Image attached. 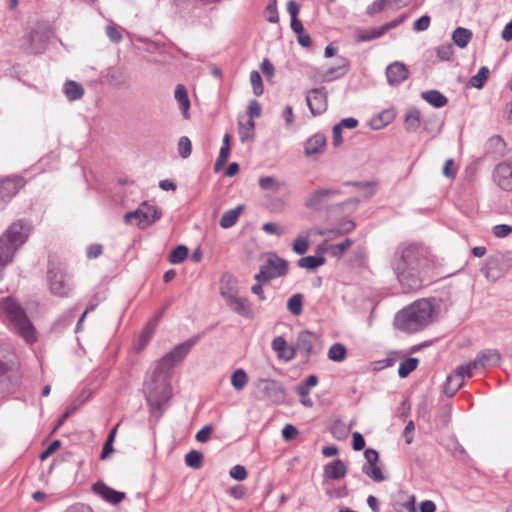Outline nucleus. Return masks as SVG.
<instances>
[{
	"label": "nucleus",
	"mask_w": 512,
	"mask_h": 512,
	"mask_svg": "<svg viewBox=\"0 0 512 512\" xmlns=\"http://www.w3.org/2000/svg\"><path fill=\"white\" fill-rule=\"evenodd\" d=\"M262 229L267 234L281 236L284 234L285 229L278 223L267 222L264 223Z\"/></svg>",
	"instance_id": "53"
},
{
	"label": "nucleus",
	"mask_w": 512,
	"mask_h": 512,
	"mask_svg": "<svg viewBox=\"0 0 512 512\" xmlns=\"http://www.w3.org/2000/svg\"><path fill=\"white\" fill-rule=\"evenodd\" d=\"M64 93L68 100L75 101L83 97L84 89L79 83L69 80L64 85Z\"/></svg>",
	"instance_id": "32"
},
{
	"label": "nucleus",
	"mask_w": 512,
	"mask_h": 512,
	"mask_svg": "<svg viewBox=\"0 0 512 512\" xmlns=\"http://www.w3.org/2000/svg\"><path fill=\"white\" fill-rule=\"evenodd\" d=\"M472 372L470 366L461 365L454 374L449 375L444 384V393L448 397H452L463 386L464 377H471Z\"/></svg>",
	"instance_id": "11"
},
{
	"label": "nucleus",
	"mask_w": 512,
	"mask_h": 512,
	"mask_svg": "<svg viewBox=\"0 0 512 512\" xmlns=\"http://www.w3.org/2000/svg\"><path fill=\"white\" fill-rule=\"evenodd\" d=\"M386 5L392 7V0H376L368 7V14L374 15L380 11H382Z\"/></svg>",
	"instance_id": "54"
},
{
	"label": "nucleus",
	"mask_w": 512,
	"mask_h": 512,
	"mask_svg": "<svg viewBox=\"0 0 512 512\" xmlns=\"http://www.w3.org/2000/svg\"><path fill=\"white\" fill-rule=\"evenodd\" d=\"M248 383V376L246 372L239 368L237 369L231 377V384L235 390L241 391Z\"/></svg>",
	"instance_id": "40"
},
{
	"label": "nucleus",
	"mask_w": 512,
	"mask_h": 512,
	"mask_svg": "<svg viewBox=\"0 0 512 512\" xmlns=\"http://www.w3.org/2000/svg\"><path fill=\"white\" fill-rule=\"evenodd\" d=\"M498 260L494 257H490L487 259L485 267L482 269L485 277L489 281H496L500 278V273L495 271Z\"/></svg>",
	"instance_id": "39"
},
{
	"label": "nucleus",
	"mask_w": 512,
	"mask_h": 512,
	"mask_svg": "<svg viewBox=\"0 0 512 512\" xmlns=\"http://www.w3.org/2000/svg\"><path fill=\"white\" fill-rule=\"evenodd\" d=\"M93 491L100 495L105 501L118 504L125 498V493L116 491L103 482H97L93 485Z\"/></svg>",
	"instance_id": "21"
},
{
	"label": "nucleus",
	"mask_w": 512,
	"mask_h": 512,
	"mask_svg": "<svg viewBox=\"0 0 512 512\" xmlns=\"http://www.w3.org/2000/svg\"><path fill=\"white\" fill-rule=\"evenodd\" d=\"M47 44V36L45 33L34 30L26 38L22 45L23 50L29 54L42 53Z\"/></svg>",
	"instance_id": "15"
},
{
	"label": "nucleus",
	"mask_w": 512,
	"mask_h": 512,
	"mask_svg": "<svg viewBox=\"0 0 512 512\" xmlns=\"http://www.w3.org/2000/svg\"><path fill=\"white\" fill-rule=\"evenodd\" d=\"M188 256V249L184 245H179L176 248H174L170 255H169V261L172 264H179L183 262Z\"/></svg>",
	"instance_id": "44"
},
{
	"label": "nucleus",
	"mask_w": 512,
	"mask_h": 512,
	"mask_svg": "<svg viewBox=\"0 0 512 512\" xmlns=\"http://www.w3.org/2000/svg\"><path fill=\"white\" fill-rule=\"evenodd\" d=\"M405 129L408 132H415L420 126V111L413 107L410 108L405 115Z\"/></svg>",
	"instance_id": "31"
},
{
	"label": "nucleus",
	"mask_w": 512,
	"mask_h": 512,
	"mask_svg": "<svg viewBox=\"0 0 512 512\" xmlns=\"http://www.w3.org/2000/svg\"><path fill=\"white\" fill-rule=\"evenodd\" d=\"M303 296L301 294H294L288 299L287 308L295 316L302 313L303 309Z\"/></svg>",
	"instance_id": "42"
},
{
	"label": "nucleus",
	"mask_w": 512,
	"mask_h": 512,
	"mask_svg": "<svg viewBox=\"0 0 512 512\" xmlns=\"http://www.w3.org/2000/svg\"><path fill=\"white\" fill-rule=\"evenodd\" d=\"M315 337L309 331H302L297 337L296 351H299L304 357H309L312 353Z\"/></svg>",
	"instance_id": "24"
},
{
	"label": "nucleus",
	"mask_w": 512,
	"mask_h": 512,
	"mask_svg": "<svg viewBox=\"0 0 512 512\" xmlns=\"http://www.w3.org/2000/svg\"><path fill=\"white\" fill-rule=\"evenodd\" d=\"M11 354L7 348L0 346V384L3 382L5 375L8 371V361Z\"/></svg>",
	"instance_id": "47"
},
{
	"label": "nucleus",
	"mask_w": 512,
	"mask_h": 512,
	"mask_svg": "<svg viewBox=\"0 0 512 512\" xmlns=\"http://www.w3.org/2000/svg\"><path fill=\"white\" fill-rule=\"evenodd\" d=\"M430 266L428 249L417 243L400 244L392 260V268L405 292L418 291L424 286Z\"/></svg>",
	"instance_id": "2"
},
{
	"label": "nucleus",
	"mask_w": 512,
	"mask_h": 512,
	"mask_svg": "<svg viewBox=\"0 0 512 512\" xmlns=\"http://www.w3.org/2000/svg\"><path fill=\"white\" fill-rule=\"evenodd\" d=\"M243 210L244 205L241 204L233 209L226 211L220 219V226L224 229L234 226Z\"/></svg>",
	"instance_id": "28"
},
{
	"label": "nucleus",
	"mask_w": 512,
	"mask_h": 512,
	"mask_svg": "<svg viewBox=\"0 0 512 512\" xmlns=\"http://www.w3.org/2000/svg\"><path fill=\"white\" fill-rule=\"evenodd\" d=\"M423 128L427 132L433 134V136L440 133L441 130V124L437 121V119L433 120H426L423 123Z\"/></svg>",
	"instance_id": "57"
},
{
	"label": "nucleus",
	"mask_w": 512,
	"mask_h": 512,
	"mask_svg": "<svg viewBox=\"0 0 512 512\" xmlns=\"http://www.w3.org/2000/svg\"><path fill=\"white\" fill-rule=\"evenodd\" d=\"M362 472L376 482L385 480V477L377 464L364 465L362 467Z\"/></svg>",
	"instance_id": "45"
},
{
	"label": "nucleus",
	"mask_w": 512,
	"mask_h": 512,
	"mask_svg": "<svg viewBox=\"0 0 512 512\" xmlns=\"http://www.w3.org/2000/svg\"><path fill=\"white\" fill-rule=\"evenodd\" d=\"M306 103L313 115H319L327 110V91L324 87L314 88L306 94Z\"/></svg>",
	"instance_id": "9"
},
{
	"label": "nucleus",
	"mask_w": 512,
	"mask_h": 512,
	"mask_svg": "<svg viewBox=\"0 0 512 512\" xmlns=\"http://www.w3.org/2000/svg\"><path fill=\"white\" fill-rule=\"evenodd\" d=\"M160 216L161 212L156 207L143 203L137 210L126 213L124 221L126 224H130L132 219H136L138 226L145 228L158 220Z\"/></svg>",
	"instance_id": "8"
},
{
	"label": "nucleus",
	"mask_w": 512,
	"mask_h": 512,
	"mask_svg": "<svg viewBox=\"0 0 512 512\" xmlns=\"http://www.w3.org/2000/svg\"><path fill=\"white\" fill-rule=\"evenodd\" d=\"M250 82H251V85L253 88V93L256 96L262 95L264 88H263L261 75L259 74L258 71H252L250 73Z\"/></svg>",
	"instance_id": "48"
},
{
	"label": "nucleus",
	"mask_w": 512,
	"mask_h": 512,
	"mask_svg": "<svg viewBox=\"0 0 512 512\" xmlns=\"http://www.w3.org/2000/svg\"><path fill=\"white\" fill-rule=\"evenodd\" d=\"M347 350L341 343H334L328 350V358L334 362H342L345 360Z\"/></svg>",
	"instance_id": "37"
},
{
	"label": "nucleus",
	"mask_w": 512,
	"mask_h": 512,
	"mask_svg": "<svg viewBox=\"0 0 512 512\" xmlns=\"http://www.w3.org/2000/svg\"><path fill=\"white\" fill-rule=\"evenodd\" d=\"M350 68L348 59L343 56H337L335 64L322 72H318V80L321 82H330L345 76Z\"/></svg>",
	"instance_id": "10"
},
{
	"label": "nucleus",
	"mask_w": 512,
	"mask_h": 512,
	"mask_svg": "<svg viewBox=\"0 0 512 512\" xmlns=\"http://www.w3.org/2000/svg\"><path fill=\"white\" fill-rule=\"evenodd\" d=\"M105 30H106V35L110 39L111 42H113L115 44H118L119 42H121L122 34L116 25H114V24L107 25Z\"/></svg>",
	"instance_id": "52"
},
{
	"label": "nucleus",
	"mask_w": 512,
	"mask_h": 512,
	"mask_svg": "<svg viewBox=\"0 0 512 512\" xmlns=\"http://www.w3.org/2000/svg\"><path fill=\"white\" fill-rule=\"evenodd\" d=\"M430 22H431L430 17L427 15H424L414 22L413 28L415 31H425L429 28Z\"/></svg>",
	"instance_id": "60"
},
{
	"label": "nucleus",
	"mask_w": 512,
	"mask_h": 512,
	"mask_svg": "<svg viewBox=\"0 0 512 512\" xmlns=\"http://www.w3.org/2000/svg\"><path fill=\"white\" fill-rule=\"evenodd\" d=\"M309 249V241L305 237H297L293 243V251L298 255H303Z\"/></svg>",
	"instance_id": "51"
},
{
	"label": "nucleus",
	"mask_w": 512,
	"mask_h": 512,
	"mask_svg": "<svg viewBox=\"0 0 512 512\" xmlns=\"http://www.w3.org/2000/svg\"><path fill=\"white\" fill-rule=\"evenodd\" d=\"M418 366L417 358H408L400 363L398 368V375L401 378L407 377L412 371H414Z\"/></svg>",
	"instance_id": "41"
},
{
	"label": "nucleus",
	"mask_w": 512,
	"mask_h": 512,
	"mask_svg": "<svg viewBox=\"0 0 512 512\" xmlns=\"http://www.w3.org/2000/svg\"><path fill=\"white\" fill-rule=\"evenodd\" d=\"M346 465L341 460L328 463L324 468V475L331 479H341L346 475Z\"/></svg>",
	"instance_id": "27"
},
{
	"label": "nucleus",
	"mask_w": 512,
	"mask_h": 512,
	"mask_svg": "<svg viewBox=\"0 0 512 512\" xmlns=\"http://www.w3.org/2000/svg\"><path fill=\"white\" fill-rule=\"evenodd\" d=\"M332 134H333V141H332L333 146L339 147L343 143L342 128L340 127V125H338V124L334 125V127L332 129Z\"/></svg>",
	"instance_id": "64"
},
{
	"label": "nucleus",
	"mask_w": 512,
	"mask_h": 512,
	"mask_svg": "<svg viewBox=\"0 0 512 512\" xmlns=\"http://www.w3.org/2000/svg\"><path fill=\"white\" fill-rule=\"evenodd\" d=\"M409 71L407 67L401 62H394L386 69L387 81L390 85L395 86L402 83L408 78Z\"/></svg>",
	"instance_id": "18"
},
{
	"label": "nucleus",
	"mask_w": 512,
	"mask_h": 512,
	"mask_svg": "<svg viewBox=\"0 0 512 512\" xmlns=\"http://www.w3.org/2000/svg\"><path fill=\"white\" fill-rule=\"evenodd\" d=\"M2 308L13 328L28 344L37 340V332L25 310L14 299L7 297L2 301Z\"/></svg>",
	"instance_id": "4"
},
{
	"label": "nucleus",
	"mask_w": 512,
	"mask_h": 512,
	"mask_svg": "<svg viewBox=\"0 0 512 512\" xmlns=\"http://www.w3.org/2000/svg\"><path fill=\"white\" fill-rule=\"evenodd\" d=\"M262 112V108L260 103L257 100H252L249 103L248 106V114L250 116V119L258 118L260 117Z\"/></svg>",
	"instance_id": "59"
},
{
	"label": "nucleus",
	"mask_w": 512,
	"mask_h": 512,
	"mask_svg": "<svg viewBox=\"0 0 512 512\" xmlns=\"http://www.w3.org/2000/svg\"><path fill=\"white\" fill-rule=\"evenodd\" d=\"M29 228L21 221L13 223L0 237V278L3 269L12 262L15 252L24 244Z\"/></svg>",
	"instance_id": "5"
},
{
	"label": "nucleus",
	"mask_w": 512,
	"mask_h": 512,
	"mask_svg": "<svg viewBox=\"0 0 512 512\" xmlns=\"http://www.w3.org/2000/svg\"><path fill=\"white\" fill-rule=\"evenodd\" d=\"M198 338L189 339L177 345L172 351L158 360L155 369L147 375L143 391L153 415L159 417L162 407L171 397L170 386L167 382L169 371L190 352Z\"/></svg>",
	"instance_id": "1"
},
{
	"label": "nucleus",
	"mask_w": 512,
	"mask_h": 512,
	"mask_svg": "<svg viewBox=\"0 0 512 512\" xmlns=\"http://www.w3.org/2000/svg\"><path fill=\"white\" fill-rule=\"evenodd\" d=\"M472 39V32L469 29L458 27L452 33V40L459 48H465Z\"/></svg>",
	"instance_id": "30"
},
{
	"label": "nucleus",
	"mask_w": 512,
	"mask_h": 512,
	"mask_svg": "<svg viewBox=\"0 0 512 512\" xmlns=\"http://www.w3.org/2000/svg\"><path fill=\"white\" fill-rule=\"evenodd\" d=\"M421 97L430 105L436 108H442L448 102L447 97L440 93L438 90H429L422 92Z\"/></svg>",
	"instance_id": "29"
},
{
	"label": "nucleus",
	"mask_w": 512,
	"mask_h": 512,
	"mask_svg": "<svg viewBox=\"0 0 512 512\" xmlns=\"http://www.w3.org/2000/svg\"><path fill=\"white\" fill-rule=\"evenodd\" d=\"M326 137L322 133L311 136L304 146V153L307 157L318 156L325 151Z\"/></svg>",
	"instance_id": "19"
},
{
	"label": "nucleus",
	"mask_w": 512,
	"mask_h": 512,
	"mask_svg": "<svg viewBox=\"0 0 512 512\" xmlns=\"http://www.w3.org/2000/svg\"><path fill=\"white\" fill-rule=\"evenodd\" d=\"M500 360V353L497 350L489 349L479 353L475 360L466 364V366H470V371L472 372V369L495 367L499 364Z\"/></svg>",
	"instance_id": "14"
},
{
	"label": "nucleus",
	"mask_w": 512,
	"mask_h": 512,
	"mask_svg": "<svg viewBox=\"0 0 512 512\" xmlns=\"http://www.w3.org/2000/svg\"><path fill=\"white\" fill-rule=\"evenodd\" d=\"M255 397L273 404L282 403L285 399L284 389L271 379H260L256 383Z\"/></svg>",
	"instance_id": "7"
},
{
	"label": "nucleus",
	"mask_w": 512,
	"mask_h": 512,
	"mask_svg": "<svg viewBox=\"0 0 512 512\" xmlns=\"http://www.w3.org/2000/svg\"><path fill=\"white\" fill-rule=\"evenodd\" d=\"M21 177H11L0 181V208H2L23 186Z\"/></svg>",
	"instance_id": "12"
},
{
	"label": "nucleus",
	"mask_w": 512,
	"mask_h": 512,
	"mask_svg": "<svg viewBox=\"0 0 512 512\" xmlns=\"http://www.w3.org/2000/svg\"><path fill=\"white\" fill-rule=\"evenodd\" d=\"M489 69L486 66H482L476 75L472 76L469 80V84L477 89H481L489 76Z\"/></svg>",
	"instance_id": "38"
},
{
	"label": "nucleus",
	"mask_w": 512,
	"mask_h": 512,
	"mask_svg": "<svg viewBox=\"0 0 512 512\" xmlns=\"http://www.w3.org/2000/svg\"><path fill=\"white\" fill-rule=\"evenodd\" d=\"M326 262V259L322 256H305L298 260L297 264L300 268L314 270L319 266H322Z\"/></svg>",
	"instance_id": "34"
},
{
	"label": "nucleus",
	"mask_w": 512,
	"mask_h": 512,
	"mask_svg": "<svg viewBox=\"0 0 512 512\" xmlns=\"http://www.w3.org/2000/svg\"><path fill=\"white\" fill-rule=\"evenodd\" d=\"M298 435V430L295 426L292 424H286L284 428L282 429V436L284 440L291 441L296 438Z\"/></svg>",
	"instance_id": "58"
},
{
	"label": "nucleus",
	"mask_w": 512,
	"mask_h": 512,
	"mask_svg": "<svg viewBox=\"0 0 512 512\" xmlns=\"http://www.w3.org/2000/svg\"><path fill=\"white\" fill-rule=\"evenodd\" d=\"M178 151L182 158L186 159L191 155L192 144L188 137L182 136L178 142Z\"/></svg>",
	"instance_id": "49"
},
{
	"label": "nucleus",
	"mask_w": 512,
	"mask_h": 512,
	"mask_svg": "<svg viewBox=\"0 0 512 512\" xmlns=\"http://www.w3.org/2000/svg\"><path fill=\"white\" fill-rule=\"evenodd\" d=\"M352 244L353 240L346 238L341 243L328 245L326 250L331 256L340 258Z\"/></svg>",
	"instance_id": "36"
},
{
	"label": "nucleus",
	"mask_w": 512,
	"mask_h": 512,
	"mask_svg": "<svg viewBox=\"0 0 512 512\" xmlns=\"http://www.w3.org/2000/svg\"><path fill=\"white\" fill-rule=\"evenodd\" d=\"M512 233V226L507 224H499L493 227V234L498 238L507 237Z\"/></svg>",
	"instance_id": "56"
},
{
	"label": "nucleus",
	"mask_w": 512,
	"mask_h": 512,
	"mask_svg": "<svg viewBox=\"0 0 512 512\" xmlns=\"http://www.w3.org/2000/svg\"><path fill=\"white\" fill-rule=\"evenodd\" d=\"M229 493L235 499H243L246 496L247 489L243 485H235L230 488Z\"/></svg>",
	"instance_id": "63"
},
{
	"label": "nucleus",
	"mask_w": 512,
	"mask_h": 512,
	"mask_svg": "<svg viewBox=\"0 0 512 512\" xmlns=\"http://www.w3.org/2000/svg\"><path fill=\"white\" fill-rule=\"evenodd\" d=\"M230 476L238 481H243L247 478V471L242 465H235L229 472Z\"/></svg>",
	"instance_id": "55"
},
{
	"label": "nucleus",
	"mask_w": 512,
	"mask_h": 512,
	"mask_svg": "<svg viewBox=\"0 0 512 512\" xmlns=\"http://www.w3.org/2000/svg\"><path fill=\"white\" fill-rule=\"evenodd\" d=\"M434 308L430 301L421 299L396 314L394 325L397 329L413 333L432 322Z\"/></svg>",
	"instance_id": "3"
},
{
	"label": "nucleus",
	"mask_w": 512,
	"mask_h": 512,
	"mask_svg": "<svg viewBox=\"0 0 512 512\" xmlns=\"http://www.w3.org/2000/svg\"><path fill=\"white\" fill-rule=\"evenodd\" d=\"M436 53L441 61H449L454 54L453 45L451 43L444 44L437 48Z\"/></svg>",
	"instance_id": "50"
},
{
	"label": "nucleus",
	"mask_w": 512,
	"mask_h": 512,
	"mask_svg": "<svg viewBox=\"0 0 512 512\" xmlns=\"http://www.w3.org/2000/svg\"><path fill=\"white\" fill-rule=\"evenodd\" d=\"M494 180L503 190H512V163H500L496 166Z\"/></svg>",
	"instance_id": "16"
},
{
	"label": "nucleus",
	"mask_w": 512,
	"mask_h": 512,
	"mask_svg": "<svg viewBox=\"0 0 512 512\" xmlns=\"http://www.w3.org/2000/svg\"><path fill=\"white\" fill-rule=\"evenodd\" d=\"M225 303L234 313L245 318L253 317V310L248 299L236 295L226 300Z\"/></svg>",
	"instance_id": "20"
},
{
	"label": "nucleus",
	"mask_w": 512,
	"mask_h": 512,
	"mask_svg": "<svg viewBox=\"0 0 512 512\" xmlns=\"http://www.w3.org/2000/svg\"><path fill=\"white\" fill-rule=\"evenodd\" d=\"M272 349L277 352L280 359L285 361L292 360L296 355V349L294 347H288L286 340L282 336H278L272 341Z\"/></svg>",
	"instance_id": "23"
},
{
	"label": "nucleus",
	"mask_w": 512,
	"mask_h": 512,
	"mask_svg": "<svg viewBox=\"0 0 512 512\" xmlns=\"http://www.w3.org/2000/svg\"><path fill=\"white\" fill-rule=\"evenodd\" d=\"M203 455L196 450L188 452L185 456V463L187 466L199 469L202 466Z\"/></svg>",
	"instance_id": "46"
},
{
	"label": "nucleus",
	"mask_w": 512,
	"mask_h": 512,
	"mask_svg": "<svg viewBox=\"0 0 512 512\" xmlns=\"http://www.w3.org/2000/svg\"><path fill=\"white\" fill-rule=\"evenodd\" d=\"M174 97L179 104L182 115L185 119L189 118L190 100L184 85L178 84L175 88Z\"/></svg>",
	"instance_id": "26"
},
{
	"label": "nucleus",
	"mask_w": 512,
	"mask_h": 512,
	"mask_svg": "<svg viewBox=\"0 0 512 512\" xmlns=\"http://www.w3.org/2000/svg\"><path fill=\"white\" fill-rule=\"evenodd\" d=\"M288 272V262L275 253H269L264 265L255 275L257 282H268L272 279L286 275Z\"/></svg>",
	"instance_id": "6"
},
{
	"label": "nucleus",
	"mask_w": 512,
	"mask_h": 512,
	"mask_svg": "<svg viewBox=\"0 0 512 512\" xmlns=\"http://www.w3.org/2000/svg\"><path fill=\"white\" fill-rule=\"evenodd\" d=\"M49 283L51 292L60 297L67 296L70 291V285L66 281L65 276L62 272L49 270Z\"/></svg>",
	"instance_id": "17"
},
{
	"label": "nucleus",
	"mask_w": 512,
	"mask_h": 512,
	"mask_svg": "<svg viewBox=\"0 0 512 512\" xmlns=\"http://www.w3.org/2000/svg\"><path fill=\"white\" fill-rule=\"evenodd\" d=\"M220 294L225 301L238 295V281L234 275L230 273L222 275L220 280Z\"/></svg>",
	"instance_id": "22"
},
{
	"label": "nucleus",
	"mask_w": 512,
	"mask_h": 512,
	"mask_svg": "<svg viewBox=\"0 0 512 512\" xmlns=\"http://www.w3.org/2000/svg\"><path fill=\"white\" fill-rule=\"evenodd\" d=\"M339 194V191L332 188H320L313 192H311L306 200L305 206L312 210H320L324 204V202L336 195Z\"/></svg>",
	"instance_id": "13"
},
{
	"label": "nucleus",
	"mask_w": 512,
	"mask_h": 512,
	"mask_svg": "<svg viewBox=\"0 0 512 512\" xmlns=\"http://www.w3.org/2000/svg\"><path fill=\"white\" fill-rule=\"evenodd\" d=\"M254 127L255 122L252 119L247 120L246 123L239 121V134L242 142L254 137Z\"/></svg>",
	"instance_id": "43"
},
{
	"label": "nucleus",
	"mask_w": 512,
	"mask_h": 512,
	"mask_svg": "<svg viewBox=\"0 0 512 512\" xmlns=\"http://www.w3.org/2000/svg\"><path fill=\"white\" fill-rule=\"evenodd\" d=\"M395 117L393 110H384L374 117L371 121V125L374 129H380L383 126L388 125Z\"/></svg>",
	"instance_id": "35"
},
{
	"label": "nucleus",
	"mask_w": 512,
	"mask_h": 512,
	"mask_svg": "<svg viewBox=\"0 0 512 512\" xmlns=\"http://www.w3.org/2000/svg\"><path fill=\"white\" fill-rule=\"evenodd\" d=\"M106 78L111 85L116 87L126 86L129 82V74L124 67L111 68Z\"/></svg>",
	"instance_id": "25"
},
{
	"label": "nucleus",
	"mask_w": 512,
	"mask_h": 512,
	"mask_svg": "<svg viewBox=\"0 0 512 512\" xmlns=\"http://www.w3.org/2000/svg\"><path fill=\"white\" fill-rule=\"evenodd\" d=\"M364 457L366 459V464L365 465L377 464V462L379 460L378 452L376 450H374V449H371V448L365 450Z\"/></svg>",
	"instance_id": "62"
},
{
	"label": "nucleus",
	"mask_w": 512,
	"mask_h": 512,
	"mask_svg": "<svg viewBox=\"0 0 512 512\" xmlns=\"http://www.w3.org/2000/svg\"><path fill=\"white\" fill-rule=\"evenodd\" d=\"M283 185V182H280L277 178L273 176H265L259 179V186L264 191L278 193Z\"/></svg>",
	"instance_id": "33"
},
{
	"label": "nucleus",
	"mask_w": 512,
	"mask_h": 512,
	"mask_svg": "<svg viewBox=\"0 0 512 512\" xmlns=\"http://www.w3.org/2000/svg\"><path fill=\"white\" fill-rule=\"evenodd\" d=\"M266 19L270 23H277L278 22V12L276 8L275 3H270L266 7Z\"/></svg>",
	"instance_id": "61"
}]
</instances>
